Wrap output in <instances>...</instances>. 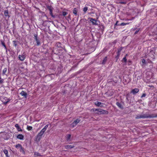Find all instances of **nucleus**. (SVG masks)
<instances>
[{"label": "nucleus", "mask_w": 157, "mask_h": 157, "mask_svg": "<svg viewBox=\"0 0 157 157\" xmlns=\"http://www.w3.org/2000/svg\"><path fill=\"white\" fill-rule=\"evenodd\" d=\"M45 131H43V130H41V131L39 132L37 136L36 137V140L39 141L41 139L42 136L44 134Z\"/></svg>", "instance_id": "obj_1"}, {"label": "nucleus", "mask_w": 157, "mask_h": 157, "mask_svg": "<svg viewBox=\"0 0 157 157\" xmlns=\"http://www.w3.org/2000/svg\"><path fill=\"white\" fill-rule=\"evenodd\" d=\"M98 114H108V112L105 110L101 109H97V112L95 113Z\"/></svg>", "instance_id": "obj_2"}, {"label": "nucleus", "mask_w": 157, "mask_h": 157, "mask_svg": "<svg viewBox=\"0 0 157 157\" xmlns=\"http://www.w3.org/2000/svg\"><path fill=\"white\" fill-rule=\"evenodd\" d=\"M15 147L17 149H19L20 152H22L23 154H25V151H24L23 148L22 146L19 144H18L15 146Z\"/></svg>", "instance_id": "obj_3"}, {"label": "nucleus", "mask_w": 157, "mask_h": 157, "mask_svg": "<svg viewBox=\"0 0 157 157\" xmlns=\"http://www.w3.org/2000/svg\"><path fill=\"white\" fill-rule=\"evenodd\" d=\"M150 117V116H147L145 115H141L139 116H137L136 117V118L137 119H139V118H147L149 117Z\"/></svg>", "instance_id": "obj_4"}, {"label": "nucleus", "mask_w": 157, "mask_h": 157, "mask_svg": "<svg viewBox=\"0 0 157 157\" xmlns=\"http://www.w3.org/2000/svg\"><path fill=\"white\" fill-rule=\"evenodd\" d=\"M18 58L20 60L23 61L25 59V55H19Z\"/></svg>", "instance_id": "obj_5"}, {"label": "nucleus", "mask_w": 157, "mask_h": 157, "mask_svg": "<svg viewBox=\"0 0 157 157\" xmlns=\"http://www.w3.org/2000/svg\"><path fill=\"white\" fill-rule=\"evenodd\" d=\"M139 91V90L138 88H135L132 90L131 93L133 94H135L137 93Z\"/></svg>", "instance_id": "obj_6"}, {"label": "nucleus", "mask_w": 157, "mask_h": 157, "mask_svg": "<svg viewBox=\"0 0 157 157\" xmlns=\"http://www.w3.org/2000/svg\"><path fill=\"white\" fill-rule=\"evenodd\" d=\"M34 36L35 37V40L36 42L37 45H39L40 44V42L37 39V35H34Z\"/></svg>", "instance_id": "obj_7"}, {"label": "nucleus", "mask_w": 157, "mask_h": 157, "mask_svg": "<svg viewBox=\"0 0 157 157\" xmlns=\"http://www.w3.org/2000/svg\"><path fill=\"white\" fill-rule=\"evenodd\" d=\"M15 126L18 131H22V130L21 129L18 124H16Z\"/></svg>", "instance_id": "obj_8"}, {"label": "nucleus", "mask_w": 157, "mask_h": 157, "mask_svg": "<svg viewBox=\"0 0 157 157\" xmlns=\"http://www.w3.org/2000/svg\"><path fill=\"white\" fill-rule=\"evenodd\" d=\"M20 94L21 96H24L25 98H26L27 94L23 91H22L20 93Z\"/></svg>", "instance_id": "obj_9"}, {"label": "nucleus", "mask_w": 157, "mask_h": 157, "mask_svg": "<svg viewBox=\"0 0 157 157\" xmlns=\"http://www.w3.org/2000/svg\"><path fill=\"white\" fill-rule=\"evenodd\" d=\"M17 138L19 139L22 140L23 139L24 136L22 134H19L17 136Z\"/></svg>", "instance_id": "obj_10"}, {"label": "nucleus", "mask_w": 157, "mask_h": 157, "mask_svg": "<svg viewBox=\"0 0 157 157\" xmlns=\"http://www.w3.org/2000/svg\"><path fill=\"white\" fill-rule=\"evenodd\" d=\"M90 21L93 25L96 24V21L94 19L91 18L90 19Z\"/></svg>", "instance_id": "obj_11"}, {"label": "nucleus", "mask_w": 157, "mask_h": 157, "mask_svg": "<svg viewBox=\"0 0 157 157\" xmlns=\"http://www.w3.org/2000/svg\"><path fill=\"white\" fill-rule=\"evenodd\" d=\"M4 99L6 100L4 101V100L2 101V102L4 103V104H7L9 101H10V100L7 98H5Z\"/></svg>", "instance_id": "obj_12"}, {"label": "nucleus", "mask_w": 157, "mask_h": 157, "mask_svg": "<svg viewBox=\"0 0 157 157\" xmlns=\"http://www.w3.org/2000/svg\"><path fill=\"white\" fill-rule=\"evenodd\" d=\"M48 8L50 11V14L53 17V14L52 13V9L51 7L49 6Z\"/></svg>", "instance_id": "obj_13"}, {"label": "nucleus", "mask_w": 157, "mask_h": 157, "mask_svg": "<svg viewBox=\"0 0 157 157\" xmlns=\"http://www.w3.org/2000/svg\"><path fill=\"white\" fill-rule=\"evenodd\" d=\"M94 104L96 106H99L101 104V103L98 101H96L94 102Z\"/></svg>", "instance_id": "obj_14"}, {"label": "nucleus", "mask_w": 157, "mask_h": 157, "mask_svg": "<svg viewBox=\"0 0 157 157\" xmlns=\"http://www.w3.org/2000/svg\"><path fill=\"white\" fill-rule=\"evenodd\" d=\"M117 105L121 109H122L123 108V106L119 102H117L116 103Z\"/></svg>", "instance_id": "obj_15"}, {"label": "nucleus", "mask_w": 157, "mask_h": 157, "mask_svg": "<svg viewBox=\"0 0 157 157\" xmlns=\"http://www.w3.org/2000/svg\"><path fill=\"white\" fill-rule=\"evenodd\" d=\"M71 137V135L68 134L67 135L66 137V139L67 141H69L70 140V138Z\"/></svg>", "instance_id": "obj_16"}, {"label": "nucleus", "mask_w": 157, "mask_h": 157, "mask_svg": "<svg viewBox=\"0 0 157 157\" xmlns=\"http://www.w3.org/2000/svg\"><path fill=\"white\" fill-rule=\"evenodd\" d=\"M32 128H33V127L32 126H29V125L27 126V129L28 130L30 131L32 130Z\"/></svg>", "instance_id": "obj_17"}, {"label": "nucleus", "mask_w": 157, "mask_h": 157, "mask_svg": "<svg viewBox=\"0 0 157 157\" xmlns=\"http://www.w3.org/2000/svg\"><path fill=\"white\" fill-rule=\"evenodd\" d=\"M48 124H47L46 125H45V127L42 129V130H43V131H45L46 130L47 128L48 127Z\"/></svg>", "instance_id": "obj_18"}, {"label": "nucleus", "mask_w": 157, "mask_h": 157, "mask_svg": "<svg viewBox=\"0 0 157 157\" xmlns=\"http://www.w3.org/2000/svg\"><path fill=\"white\" fill-rule=\"evenodd\" d=\"M73 13L75 15H77V10L76 8H74L73 10Z\"/></svg>", "instance_id": "obj_19"}, {"label": "nucleus", "mask_w": 157, "mask_h": 157, "mask_svg": "<svg viewBox=\"0 0 157 157\" xmlns=\"http://www.w3.org/2000/svg\"><path fill=\"white\" fill-rule=\"evenodd\" d=\"M80 121V120L79 119H77L74 122H75L76 124L78 123Z\"/></svg>", "instance_id": "obj_20"}, {"label": "nucleus", "mask_w": 157, "mask_h": 157, "mask_svg": "<svg viewBox=\"0 0 157 157\" xmlns=\"http://www.w3.org/2000/svg\"><path fill=\"white\" fill-rule=\"evenodd\" d=\"M141 62H142V65H144L145 63H146V61H145V60L144 59H142V61H141Z\"/></svg>", "instance_id": "obj_21"}, {"label": "nucleus", "mask_w": 157, "mask_h": 157, "mask_svg": "<svg viewBox=\"0 0 157 157\" xmlns=\"http://www.w3.org/2000/svg\"><path fill=\"white\" fill-rule=\"evenodd\" d=\"M88 10V8L87 7H84L83 9V11L84 13H86Z\"/></svg>", "instance_id": "obj_22"}, {"label": "nucleus", "mask_w": 157, "mask_h": 157, "mask_svg": "<svg viewBox=\"0 0 157 157\" xmlns=\"http://www.w3.org/2000/svg\"><path fill=\"white\" fill-rule=\"evenodd\" d=\"M77 124H76V123H75V122H73L72 124H71V126L72 127V128H73L74 127H75V126L76 125H77Z\"/></svg>", "instance_id": "obj_23"}, {"label": "nucleus", "mask_w": 157, "mask_h": 157, "mask_svg": "<svg viewBox=\"0 0 157 157\" xmlns=\"http://www.w3.org/2000/svg\"><path fill=\"white\" fill-rule=\"evenodd\" d=\"M77 124H76V123H75V122H73L72 124H71V126L72 127V128H73L74 127H75V126L76 125H77Z\"/></svg>", "instance_id": "obj_24"}, {"label": "nucleus", "mask_w": 157, "mask_h": 157, "mask_svg": "<svg viewBox=\"0 0 157 157\" xmlns=\"http://www.w3.org/2000/svg\"><path fill=\"white\" fill-rule=\"evenodd\" d=\"M4 153L6 154V156L7 157H8V155H7V154L8 153V151L7 150H4Z\"/></svg>", "instance_id": "obj_25"}, {"label": "nucleus", "mask_w": 157, "mask_h": 157, "mask_svg": "<svg viewBox=\"0 0 157 157\" xmlns=\"http://www.w3.org/2000/svg\"><path fill=\"white\" fill-rule=\"evenodd\" d=\"M7 68H4L3 70V74H5V73H6V72L7 71Z\"/></svg>", "instance_id": "obj_26"}, {"label": "nucleus", "mask_w": 157, "mask_h": 157, "mask_svg": "<svg viewBox=\"0 0 157 157\" xmlns=\"http://www.w3.org/2000/svg\"><path fill=\"white\" fill-rule=\"evenodd\" d=\"M72 147H73L71 145H67L66 147V148H72Z\"/></svg>", "instance_id": "obj_27"}, {"label": "nucleus", "mask_w": 157, "mask_h": 157, "mask_svg": "<svg viewBox=\"0 0 157 157\" xmlns=\"http://www.w3.org/2000/svg\"><path fill=\"white\" fill-rule=\"evenodd\" d=\"M8 12L7 10H5L4 11V13L5 16H6L8 15Z\"/></svg>", "instance_id": "obj_28"}, {"label": "nucleus", "mask_w": 157, "mask_h": 157, "mask_svg": "<svg viewBox=\"0 0 157 157\" xmlns=\"http://www.w3.org/2000/svg\"><path fill=\"white\" fill-rule=\"evenodd\" d=\"M67 14V13L66 12H63V15L64 16H66Z\"/></svg>", "instance_id": "obj_29"}, {"label": "nucleus", "mask_w": 157, "mask_h": 157, "mask_svg": "<svg viewBox=\"0 0 157 157\" xmlns=\"http://www.w3.org/2000/svg\"><path fill=\"white\" fill-rule=\"evenodd\" d=\"M13 44L14 46L15 47H16L17 45L16 41H13Z\"/></svg>", "instance_id": "obj_30"}, {"label": "nucleus", "mask_w": 157, "mask_h": 157, "mask_svg": "<svg viewBox=\"0 0 157 157\" xmlns=\"http://www.w3.org/2000/svg\"><path fill=\"white\" fill-rule=\"evenodd\" d=\"M128 24L127 23H121V24H120V25H121V26H124L125 25H126V24Z\"/></svg>", "instance_id": "obj_31"}, {"label": "nucleus", "mask_w": 157, "mask_h": 157, "mask_svg": "<svg viewBox=\"0 0 157 157\" xmlns=\"http://www.w3.org/2000/svg\"><path fill=\"white\" fill-rule=\"evenodd\" d=\"M35 155L37 156H40V153L37 152H35Z\"/></svg>", "instance_id": "obj_32"}, {"label": "nucleus", "mask_w": 157, "mask_h": 157, "mask_svg": "<svg viewBox=\"0 0 157 157\" xmlns=\"http://www.w3.org/2000/svg\"><path fill=\"white\" fill-rule=\"evenodd\" d=\"M94 112H97V109H91Z\"/></svg>", "instance_id": "obj_33"}, {"label": "nucleus", "mask_w": 157, "mask_h": 157, "mask_svg": "<svg viewBox=\"0 0 157 157\" xmlns=\"http://www.w3.org/2000/svg\"><path fill=\"white\" fill-rule=\"evenodd\" d=\"M2 45L6 49V47L5 44L3 42H2Z\"/></svg>", "instance_id": "obj_34"}, {"label": "nucleus", "mask_w": 157, "mask_h": 157, "mask_svg": "<svg viewBox=\"0 0 157 157\" xmlns=\"http://www.w3.org/2000/svg\"><path fill=\"white\" fill-rule=\"evenodd\" d=\"M123 60L124 61V62H126V60H127V59H126V58L125 57H124L123 58Z\"/></svg>", "instance_id": "obj_35"}, {"label": "nucleus", "mask_w": 157, "mask_h": 157, "mask_svg": "<svg viewBox=\"0 0 157 157\" xmlns=\"http://www.w3.org/2000/svg\"><path fill=\"white\" fill-rule=\"evenodd\" d=\"M3 81V79L1 78H0V83H2Z\"/></svg>", "instance_id": "obj_36"}, {"label": "nucleus", "mask_w": 157, "mask_h": 157, "mask_svg": "<svg viewBox=\"0 0 157 157\" xmlns=\"http://www.w3.org/2000/svg\"><path fill=\"white\" fill-rule=\"evenodd\" d=\"M146 95V94H143L142 96H141V98L145 97Z\"/></svg>", "instance_id": "obj_37"}, {"label": "nucleus", "mask_w": 157, "mask_h": 157, "mask_svg": "<svg viewBox=\"0 0 157 157\" xmlns=\"http://www.w3.org/2000/svg\"><path fill=\"white\" fill-rule=\"evenodd\" d=\"M106 58H107V57H105V58L104 59V60H103V61L104 62H105L106 61Z\"/></svg>", "instance_id": "obj_38"}, {"label": "nucleus", "mask_w": 157, "mask_h": 157, "mask_svg": "<svg viewBox=\"0 0 157 157\" xmlns=\"http://www.w3.org/2000/svg\"><path fill=\"white\" fill-rule=\"evenodd\" d=\"M121 49H120V50H119L118 51V53H119V52H120V51H121Z\"/></svg>", "instance_id": "obj_39"}, {"label": "nucleus", "mask_w": 157, "mask_h": 157, "mask_svg": "<svg viewBox=\"0 0 157 157\" xmlns=\"http://www.w3.org/2000/svg\"><path fill=\"white\" fill-rule=\"evenodd\" d=\"M137 33V31H136V32H135V34H136V33Z\"/></svg>", "instance_id": "obj_40"}]
</instances>
